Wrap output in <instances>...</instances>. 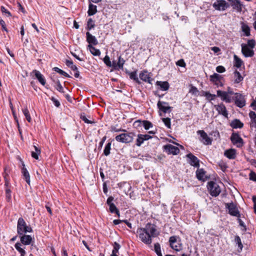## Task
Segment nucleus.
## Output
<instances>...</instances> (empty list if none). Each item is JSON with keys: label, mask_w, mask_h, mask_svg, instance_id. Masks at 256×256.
<instances>
[{"label": "nucleus", "mask_w": 256, "mask_h": 256, "mask_svg": "<svg viewBox=\"0 0 256 256\" xmlns=\"http://www.w3.org/2000/svg\"><path fill=\"white\" fill-rule=\"evenodd\" d=\"M86 41L89 44L92 46H96L98 44V42L96 38L90 34L88 32L86 33Z\"/></svg>", "instance_id": "nucleus-24"}, {"label": "nucleus", "mask_w": 256, "mask_h": 256, "mask_svg": "<svg viewBox=\"0 0 256 256\" xmlns=\"http://www.w3.org/2000/svg\"><path fill=\"white\" fill-rule=\"evenodd\" d=\"M125 60H124V58H122L121 56H120L118 57V60L117 62L116 65L118 66V69H123L124 65V64Z\"/></svg>", "instance_id": "nucleus-43"}, {"label": "nucleus", "mask_w": 256, "mask_h": 256, "mask_svg": "<svg viewBox=\"0 0 256 256\" xmlns=\"http://www.w3.org/2000/svg\"><path fill=\"white\" fill-rule=\"evenodd\" d=\"M210 135H212V136H214V138L215 140H216L217 139H218L220 138V132L217 130H215V131H212L211 132Z\"/></svg>", "instance_id": "nucleus-52"}, {"label": "nucleus", "mask_w": 256, "mask_h": 256, "mask_svg": "<svg viewBox=\"0 0 256 256\" xmlns=\"http://www.w3.org/2000/svg\"><path fill=\"white\" fill-rule=\"evenodd\" d=\"M22 244L20 242H16L15 245L14 247L16 249L20 254H26V251L24 250L21 248Z\"/></svg>", "instance_id": "nucleus-38"}, {"label": "nucleus", "mask_w": 256, "mask_h": 256, "mask_svg": "<svg viewBox=\"0 0 256 256\" xmlns=\"http://www.w3.org/2000/svg\"><path fill=\"white\" fill-rule=\"evenodd\" d=\"M1 10L2 13H5L8 16H11V14L4 6H1Z\"/></svg>", "instance_id": "nucleus-59"}, {"label": "nucleus", "mask_w": 256, "mask_h": 256, "mask_svg": "<svg viewBox=\"0 0 256 256\" xmlns=\"http://www.w3.org/2000/svg\"><path fill=\"white\" fill-rule=\"evenodd\" d=\"M242 31L244 33L245 36H248L250 35V28L247 24H246L244 23H242Z\"/></svg>", "instance_id": "nucleus-33"}, {"label": "nucleus", "mask_w": 256, "mask_h": 256, "mask_svg": "<svg viewBox=\"0 0 256 256\" xmlns=\"http://www.w3.org/2000/svg\"><path fill=\"white\" fill-rule=\"evenodd\" d=\"M217 96L220 97L222 101H224L227 103H230L232 102V100L231 98L228 95V92L224 91L218 90L216 92Z\"/></svg>", "instance_id": "nucleus-19"}, {"label": "nucleus", "mask_w": 256, "mask_h": 256, "mask_svg": "<svg viewBox=\"0 0 256 256\" xmlns=\"http://www.w3.org/2000/svg\"><path fill=\"white\" fill-rule=\"evenodd\" d=\"M134 136L135 134L132 132H124L116 136L115 139L118 142L128 144L133 141Z\"/></svg>", "instance_id": "nucleus-3"}, {"label": "nucleus", "mask_w": 256, "mask_h": 256, "mask_svg": "<svg viewBox=\"0 0 256 256\" xmlns=\"http://www.w3.org/2000/svg\"><path fill=\"white\" fill-rule=\"evenodd\" d=\"M31 76H34L36 78L38 81L42 85L44 86L46 84V80L44 76L39 72L36 70H33L30 73Z\"/></svg>", "instance_id": "nucleus-17"}, {"label": "nucleus", "mask_w": 256, "mask_h": 256, "mask_svg": "<svg viewBox=\"0 0 256 256\" xmlns=\"http://www.w3.org/2000/svg\"><path fill=\"white\" fill-rule=\"evenodd\" d=\"M170 246L176 252H180L182 249V244L178 236H173L170 238L168 240Z\"/></svg>", "instance_id": "nucleus-4"}, {"label": "nucleus", "mask_w": 256, "mask_h": 256, "mask_svg": "<svg viewBox=\"0 0 256 256\" xmlns=\"http://www.w3.org/2000/svg\"><path fill=\"white\" fill-rule=\"evenodd\" d=\"M126 73L129 75L130 78L134 81L136 83L138 84H142L140 80L138 77L137 70H135L132 72L126 71Z\"/></svg>", "instance_id": "nucleus-27"}, {"label": "nucleus", "mask_w": 256, "mask_h": 256, "mask_svg": "<svg viewBox=\"0 0 256 256\" xmlns=\"http://www.w3.org/2000/svg\"><path fill=\"white\" fill-rule=\"evenodd\" d=\"M110 131L111 132H126V130L124 129H122L121 128H117L116 126H110Z\"/></svg>", "instance_id": "nucleus-49"}, {"label": "nucleus", "mask_w": 256, "mask_h": 256, "mask_svg": "<svg viewBox=\"0 0 256 256\" xmlns=\"http://www.w3.org/2000/svg\"><path fill=\"white\" fill-rule=\"evenodd\" d=\"M226 208L228 210V213L232 216L240 217V212L236 206L232 202L226 203Z\"/></svg>", "instance_id": "nucleus-8"}, {"label": "nucleus", "mask_w": 256, "mask_h": 256, "mask_svg": "<svg viewBox=\"0 0 256 256\" xmlns=\"http://www.w3.org/2000/svg\"><path fill=\"white\" fill-rule=\"evenodd\" d=\"M230 6L229 4L224 0H216L212 4L213 8L218 11H224Z\"/></svg>", "instance_id": "nucleus-6"}, {"label": "nucleus", "mask_w": 256, "mask_h": 256, "mask_svg": "<svg viewBox=\"0 0 256 256\" xmlns=\"http://www.w3.org/2000/svg\"><path fill=\"white\" fill-rule=\"evenodd\" d=\"M20 243L24 245H29L32 242V238L30 235L23 234L22 235H20Z\"/></svg>", "instance_id": "nucleus-22"}, {"label": "nucleus", "mask_w": 256, "mask_h": 256, "mask_svg": "<svg viewBox=\"0 0 256 256\" xmlns=\"http://www.w3.org/2000/svg\"><path fill=\"white\" fill-rule=\"evenodd\" d=\"M140 78L142 81L152 84L153 78L150 76V73L148 72L147 70H142L140 72L139 74Z\"/></svg>", "instance_id": "nucleus-14"}, {"label": "nucleus", "mask_w": 256, "mask_h": 256, "mask_svg": "<svg viewBox=\"0 0 256 256\" xmlns=\"http://www.w3.org/2000/svg\"><path fill=\"white\" fill-rule=\"evenodd\" d=\"M65 64L66 66L70 68L74 64L72 61L68 60H66Z\"/></svg>", "instance_id": "nucleus-62"}, {"label": "nucleus", "mask_w": 256, "mask_h": 256, "mask_svg": "<svg viewBox=\"0 0 256 256\" xmlns=\"http://www.w3.org/2000/svg\"><path fill=\"white\" fill-rule=\"evenodd\" d=\"M144 138L142 136V134H138V138L136 140V144L138 146H140L144 142Z\"/></svg>", "instance_id": "nucleus-40"}, {"label": "nucleus", "mask_w": 256, "mask_h": 256, "mask_svg": "<svg viewBox=\"0 0 256 256\" xmlns=\"http://www.w3.org/2000/svg\"><path fill=\"white\" fill-rule=\"evenodd\" d=\"M238 223H239L240 225L241 226H242L244 228V230H244V231H246V226L245 225V224L244 222L241 219H240V218H238Z\"/></svg>", "instance_id": "nucleus-61"}, {"label": "nucleus", "mask_w": 256, "mask_h": 256, "mask_svg": "<svg viewBox=\"0 0 256 256\" xmlns=\"http://www.w3.org/2000/svg\"><path fill=\"white\" fill-rule=\"evenodd\" d=\"M32 232V228L30 226H28L22 218H20L17 224V232L18 235H22L26 232Z\"/></svg>", "instance_id": "nucleus-2"}, {"label": "nucleus", "mask_w": 256, "mask_h": 256, "mask_svg": "<svg viewBox=\"0 0 256 256\" xmlns=\"http://www.w3.org/2000/svg\"><path fill=\"white\" fill-rule=\"evenodd\" d=\"M242 54L246 57H252L254 54V52L252 48H248V46H246L245 44H242Z\"/></svg>", "instance_id": "nucleus-13"}, {"label": "nucleus", "mask_w": 256, "mask_h": 256, "mask_svg": "<svg viewBox=\"0 0 256 256\" xmlns=\"http://www.w3.org/2000/svg\"><path fill=\"white\" fill-rule=\"evenodd\" d=\"M114 200V198L112 196L108 198L106 200V204L109 206V210L111 213H114L118 208L116 207L115 204L112 202Z\"/></svg>", "instance_id": "nucleus-26"}, {"label": "nucleus", "mask_w": 256, "mask_h": 256, "mask_svg": "<svg viewBox=\"0 0 256 256\" xmlns=\"http://www.w3.org/2000/svg\"><path fill=\"white\" fill-rule=\"evenodd\" d=\"M110 146H111V142H108L106 146H105L104 149V154L108 156L110 154Z\"/></svg>", "instance_id": "nucleus-41"}, {"label": "nucleus", "mask_w": 256, "mask_h": 256, "mask_svg": "<svg viewBox=\"0 0 256 256\" xmlns=\"http://www.w3.org/2000/svg\"><path fill=\"white\" fill-rule=\"evenodd\" d=\"M216 70L218 73H222L226 71V68L222 66H218L216 68Z\"/></svg>", "instance_id": "nucleus-53"}, {"label": "nucleus", "mask_w": 256, "mask_h": 256, "mask_svg": "<svg viewBox=\"0 0 256 256\" xmlns=\"http://www.w3.org/2000/svg\"><path fill=\"white\" fill-rule=\"evenodd\" d=\"M164 149L168 153V154L176 155L180 152V150L177 146H174L170 144H168L164 146Z\"/></svg>", "instance_id": "nucleus-16"}, {"label": "nucleus", "mask_w": 256, "mask_h": 256, "mask_svg": "<svg viewBox=\"0 0 256 256\" xmlns=\"http://www.w3.org/2000/svg\"><path fill=\"white\" fill-rule=\"evenodd\" d=\"M103 61L104 63L108 67L112 66V64L111 61L110 60V57L106 55L105 57L104 58Z\"/></svg>", "instance_id": "nucleus-48"}, {"label": "nucleus", "mask_w": 256, "mask_h": 256, "mask_svg": "<svg viewBox=\"0 0 256 256\" xmlns=\"http://www.w3.org/2000/svg\"><path fill=\"white\" fill-rule=\"evenodd\" d=\"M88 48L91 54L95 56H99L100 54V50L96 49L94 46L90 44H88Z\"/></svg>", "instance_id": "nucleus-32"}, {"label": "nucleus", "mask_w": 256, "mask_h": 256, "mask_svg": "<svg viewBox=\"0 0 256 256\" xmlns=\"http://www.w3.org/2000/svg\"><path fill=\"white\" fill-rule=\"evenodd\" d=\"M20 162L22 163L21 170L23 178L25 180L26 183L30 185V180L29 172L28 171L26 168L24 162L22 160H20Z\"/></svg>", "instance_id": "nucleus-18"}, {"label": "nucleus", "mask_w": 256, "mask_h": 256, "mask_svg": "<svg viewBox=\"0 0 256 256\" xmlns=\"http://www.w3.org/2000/svg\"><path fill=\"white\" fill-rule=\"evenodd\" d=\"M6 197L8 202H10L11 200V190L10 188H6Z\"/></svg>", "instance_id": "nucleus-47"}, {"label": "nucleus", "mask_w": 256, "mask_h": 256, "mask_svg": "<svg viewBox=\"0 0 256 256\" xmlns=\"http://www.w3.org/2000/svg\"><path fill=\"white\" fill-rule=\"evenodd\" d=\"M162 122H164V124L165 126L170 128V126H171V123H170V119L168 118H163L162 119Z\"/></svg>", "instance_id": "nucleus-50"}, {"label": "nucleus", "mask_w": 256, "mask_h": 256, "mask_svg": "<svg viewBox=\"0 0 256 256\" xmlns=\"http://www.w3.org/2000/svg\"><path fill=\"white\" fill-rule=\"evenodd\" d=\"M156 226L151 223H148L144 228H138L136 232L139 238L144 243L150 244L152 242V238L156 236L158 234H156Z\"/></svg>", "instance_id": "nucleus-1"}, {"label": "nucleus", "mask_w": 256, "mask_h": 256, "mask_svg": "<svg viewBox=\"0 0 256 256\" xmlns=\"http://www.w3.org/2000/svg\"><path fill=\"white\" fill-rule=\"evenodd\" d=\"M234 66L236 67L237 68H240L243 63V62L242 61V60L236 55L234 56Z\"/></svg>", "instance_id": "nucleus-35"}, {"label": "nucleus", "mask_w": 256, "mask_h": 256, "mask_svg": "<svg viewBox=\"0 0 256 256\" xmlns=\"http://www.w3.org/2000/svg\"><path fill=\"white\" fill-rule=\"evenodd\" d=\"M176 64L177 66H178L180 67H185L186 64V63L183 59H180L178 60L176 62Z\"/></svg>", "instance_id": "nucleus-55"}, {"label": "nucleus", "mask_w": 256, "mask_h": 256, "mask_svg": "<svg viewBox=\"0 0 256 256\" xmlns=\"http://www.w3.org/2000/svg\"><path fill=\"white\" fill-rule=\"evenodd\" d=\"M224 156L230 160L235 159L236 156V150L230 148L224 151Z\"/></svg>", "instance_id": "nucleus-23"}, {"label": "nucleus", "mask_w": 256, "mask_h": 256, "mask_svg": "<svg viewBox=\"0 0 256 256\" xmlns=\"http://www.w3.org/2000/svg\"><path fill=\"white\" fill-rule=\"evenodd\" d=\"M95 26L94 21L93 20L92 18H88L87 21L86 29L88 30H90L92 28H94Z\"/></svg>", "instance_id": "nucleus-34"}, {"label": "nucleus", "mask_w": 256, "mask_h": 256, "mask_svg": "<svg viewBox=\"0 0 256 256\" xmlns=\"http://www.w3.org/2000/svg\"><path fill=\"white\" fill-rule=\"evenodd\" d=\"M0 24L2 26V29L4 30L6 32H8V29L6 28V26L5 22L4 20H0Z\"/></svg>", "instance_id": "nucleus-58"}, {"label": "nucleus", "mask_w": 256, "mask_h": 256, "mask_svg": "<svg viewBox=\"0 0 256 256\" xmlns=\"http://www.w3.org/2000/svg\"><path fill=\"white\" fill-rule=\"evenodd\" d=\"M234 104L238 108H242L246 105L244 96L241 94L236 92L234 94Z\"/></svg>", "instance_id": "nucleus-9"}, {"label": "nucleus", "mask_w": 256, "mask_h": 256, "mask_svg": "<svg viewBox=\"0 0 256 256\" xmlns=\"http://www.w3.org/2000/svg\"><path fill=\"white\" fill-rule=\"evenodd\" d=\"M206 172L203 168H198L196 171V176L199 180L204 182L208 178L206 176Z\"/></svg>", "instance_id": "nucleus-20"}, {"label": "nucleus", "mask_w": 256, "mask_h": 256, "mask_svg": "<svg viewBox=\"0 0 256 256\" xmlns=\"http://www.w3.org/2000/svg\"><path fill=\"white\" fill-rule=\"evenodd\" d=\"M234 82L235 84H238L244 80V77L242 76L241 74L237 70H236L234 72Z\"/></svg>", "instance_id": "nucleus-30"}, {"label": "nucleus", "mask_w": 256, "mask_h": 256, "mask_svg": "<svg viewBox=\"0 0 256 256\" xmlns=\"http://www.w3.org/2000/svg\"><path fill=\"white\" fill-rule=\"evenodd\" d=\"M56 86H55V88L56 89V90L60 92L64 93V88H63L62 86V84H60V80H56Z\"/></svg>", "instance_id": "nucleus-46"}, {"label": "nucleus", "mask_w": 256, "mask_h": 256, "mask_svg": "<svg viewBox=\"0 0 256 256\" xmlns=\"http://www.w3.org/2000/svg\"><path fill=\"white\" fill-rule=\"evenodd\" d=\"M232 142L238 148H242L244 144L243 139L238 133H232L230 136Z\"/></svg>", "instance_id": "nucleus-7"}, {"label": "nucleus", "mask_w": 256, "mask_h": 256, "mask_svg": "<svg viewBox=\"0 0 256 256\" xmlns=\"http://www.w3.org/2000/svg\"><path fill=\"white\" fill-rule=\"evenodd\" d=\"M154 250L156 253L160 252L161 251L160 246L159 243H156L154 244Z\"/></svg>", "instance_id": "nucleus-56"}, {"label": "nucleus", "mask_w": 256, "mask_h": 256, "mask_svg": "<svg viewBox=\"0 0 256 256\" xmlns=\"http://www.w3.org/2000/svg\"><path fill=\"white\" fill-rule=\"evenodd\" d=\"M204 96L206 97V98L208 100H214L216 97V94H211L210 92H204Z\"/></svg>", "instance_id": "nucleus-42"}, {"label": "nucleus", "mask_w": 256, "mask_h": 256, "mask_svg": "<svg viewBox=\"0 0 256 256\" xmlns=\"http://www.w3.org/2000/svg\"><path fill=\"white\" fill-rule=\"evenodd\" d=\"M157 106L160 110L164 113L167 112L168 110L172 108V107L168 106V102H164L158 101Z\"/></svg>", "instance_id": "nucleus-21"}, {"label": "nucleus", "mask_w": 256, "mask_h": 256, "mask_svg": "<svg viewBox=\"0 0 256 256\" xmlns=\"http://www.w3.org/2000/svg\"><path fill=\"white\" fill-rule=\"evenodd\" d=\"M222 79L223 77L222 76L216 73H214L213 74L210 76V81L217 87L222 86H224V84L222 81Z\"/></svg>", "instance_id": "nucleus-10"}, {"label": "nucleus", "mask_w": 256, "mask_h": 256, "mask_svg": "<svg viewBox=\"0 0 256 256\" xmlns=\"http://www.w3.org/2000/svg\"><path fill=\"white\" fill-rule=\"evenodd\" d=\"M51 100L53 102L55 106H56V107H59L60 106V102H59V101L58 100L56 99L54 97H52L51 98Z\"/></svg>", "instance_id": "nucleus-60"}, {"label": "nucleus", "mask_w": 256, "mask_h": 256, "mask_svg": "<svg viewBox=\"0 0 256 256\" xmlns=\"http://www.w3.org/2000/svg\"><path fill=\"white\" fill-rule=\"evenodd\" d=\"M230 126L233 128H241L243 127L244 124L242 122H240V120L238 119H234L233 120L230 124Z\"/></svg>", "instance_id": "nucleus-29"}, {"label": "nucleus", "mask_w": 256, "mask_h": 256, "mask_svg": "<svg viewBox=\"0 0 256 256\" xmlns=\"http://www.w3.org/2000/svg\"><path fill=\"white\" fill-rule=\"evenodd\" d=\"M216 110L218 111V114H221L226 118H228V113L226 106L223 103L214 105Z\"/></svg>", "instance_id": "nucleus-15"}, {"label": "nucleus", "mask_w": 256, "mask_h": 256, "mask_svg": "<svg viewBox=\"0 0 256 256\" xmlns=\"http://www.w3.org/2000/svg\"><path fill=\"white\" fill-rule=\"evenodd\" d=\"M234 242L236 244H238L240 250L238 252L242 251L243 248V245L242 243L241 239L238 236H236L234 238Z\"/></svg>", "instance_id": "nucleus-37"}, {"label": "nucleus", "mask_w": 256, "mask_h": 256, "mask_svg": "<svg viewBox=\"0 0 256 256\" xmlns=\"http://www.w3.org/2000/svg\"><path fill=\"white\" fill-rule=\"evenodd\" d=\"M249 116L252 122L254 124V127L256 128V113L253 111H250L249 113Z\"/></svg>", "instance_id": "nucleus-39"}, {"label": "nucleus", "mask_w": 256, "mask_h": 256, "mask_svg": "<svg viewBox=\"0 0 256 256\" xmlns=\"http://www.w3.org/2000/svg\"><path fill=\"white\" fill-rule=\"evenodd\" d=\"M256 40L254 39H251L248 40L247 44H246V46H248V48H254L256 46Z\"/></svg>", "instance_id": "nucleus-45"}, {"label": "nucleus", "mask_w": 256, "mask_h": 256, "mask_svg": "<svg viewBox=\"0 0 256 256\" xmlns=\"http://www.w3.org/2000/svg\"><path fill=\"white\" fill-rule=\"evenodd\" d=\"M156 85L160 87V90H167L170 88L169 84L168 82L157 81Z\"/></svg>", "instance_id": "nucleus-28"}, {"label": "nucleus", "mask_w": 256, "mask_h": 256, "mask_svg": "<svg viewBox=\"0 0 256 256\" xmlns=\"http://www.w3.org/2000/svg\"><path fill=\"white\" fill-rule=\"evenodd\" d=\"M186 156L188 159V162L190 166L197 168L200 167V160L196 156L192 153L187 154Z\"/></svg>", "instance_id": "nucleus-12"}, {"label": "nucleus", "mask_w": 256, "mask_h": 256, "mask_svg": "<svg viewBox=\"0 0 256 256\" xmlns=\"http://www.w3.org/2000/svg\"><path fill=\"white\" fill-rule=\"evenodd\" d=\"M197 134L200 135V141L205 145H210L212 140L208 136L207 134L203 130H198Z\"/></svg>", "instance_id": "nucleus-11"}, {"label": "nucleus", "mask_w": 256, "mask_h": 256, "mask_svg": "<svg viewBox=\"0 0 256 256\" xmlns=\"http://www.w3.org/2000/svg\"><path fill=\"white\" fill-rule=\"evenodd\" d=\"M113 246L114 248L112 252L118 253V250L120 248V246L117 242H114Z\"/></svg>", "instance_id": "nucleus-51"}, {"label": "nucleus", "mask_w": 256, "mask_h": 256, "mask_svg": "<svg viewBox=\"0 0 256 256\" xmlns=\"http://www.w3.org/2000/svg\"><path fill=\"white\" fill-rule=\"evenodd\" d=\"M97 12L96 6L93 4H89L88 14V16H91Z\"/></svg>", "instance_id": "nucleus-31"}, {"label": "nucleus", "mask_w": 256, "mask_h": 256, "mask_svg": "<svg viewBox=\"0 0 256 256\" xmlns=\"http://www.w3.org/2000/svg\"><path fill=\"white\" fill-rule=\"evenodd\" d=\"M208 190L212 196L216 197L218 196L221 192L220 186L216 182L210 181L208 182Z\"/></svg>", "instance_id": "nucleus-5"}, {"label": "nucleus", "mask_w": 256, "mask_h": 256, "mask_svg": "<svg viewBox=\"0 0 256 256\" xmlns=\"http://www.w3.org/2000/svg\"><path fill=\"white\" fill-rule=\"evenodd\" d=\"M230 6L232 7L234 10H236V12H240L242 11V7L243 4L240 2V0H236L234 2L230 3Z\"/></svg>", "instance_id": "nucleus-25"}, {"label": "nucleus", "mask_w": 256, "mask_h": 256, "mask_svg": "<svg viewBox=\"0 0 256 256\" xmlns=\"http://www.w3.org/2000/svg\"><path fill=\"white\" fill-rule=\"evenodd\" d=\"M250 180L256 182V173L251 172L249 174Z\"/></svg>", "instance_id": "nucleus-54"}, {"label": "nucleus", "mask_w": 256, "mask_h": 256, "mask_svg": "<svg viewBox=\"0 0 256 256\" xmlns=\"http://www.w3.org/2000/svg\"><path fill=\"white\" fill-rule=\"evenodd\" d=\"M134 127L136 128H138V126H142V120H136L134 122Z\"/></svg>", "instance_id": "nucleus-57"}, {"label": "nucleus", "mask_w": 256, "mask_h": 256, "mask_svg": "<svg viewBox=\"0 0 256 256\" xmlns=\"http://www.w3.org/2000/svg\"><path fill=\"white\" fill-rule=\"evenodd\" d=\"M142 126L147 130L152 127V124L149 121L144 120H142Z\"/></svg>", "instance_id": "nucleus-44"}, {"label": "nucleus", "mask_w": 256, "mask_h": 256, "mask_svg": "<svg viewBox=\"0 0 256 256\" xmlns=\"http://www.w3.org/2000/svg\"><path fill=\"white\" fill-rule=\"evenodd\" d=\"M250 106L252 107L253 110H256V100H254L251 103Z\"/></svg>", "instance_id": "nucleus-64"}, {"label": "nucleus", "mask_w": 256, "mask_h": 256, "mask_svg": "<svg viewBox=\"0 0 256 256\" xmlns=\"http://www.w3.org/2000/svg\"><path fill=\"white\" fill-rule=\"evenodd\" d=\"M198 92V88L194 86H192L190 90V92H192V94H196Z\"/></svg>", "instance_id": "nucleus-63"}, {"label": "nucleus", "mask_w": 256, "mask_h": 256, "mask_svg": "<svg viewBox=\"0 0 256 256\" xmlns=\"http://www.w3.org/2000/svg\"><path fill=\"white\" fill-rule=\"evenodd\" d=\"M22 111L28 122H30L32 121V118L28 108L26 106L25 108L22 110Z\"/></svg>", "instance_id": "nucleus-36"}]
</instances>
